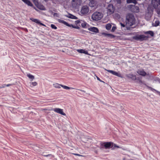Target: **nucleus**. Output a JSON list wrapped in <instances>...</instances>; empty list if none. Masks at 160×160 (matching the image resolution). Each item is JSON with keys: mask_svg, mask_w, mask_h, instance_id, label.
<instances>
[{"mask_svg": "<svg viewBox=\"0 0 160 160\" xmlns=\"http://www.w3.org/2000/svg\"><path fill=\"white\" fill-rule=\"evenodd\" d=\"M126 26L127 29L129 30L130 27L135 23V18L132 14L128 13L126 16Z\"/></svg>", "mask_w": 160, "mask_h": 160, "instance_id": "f257e3e1", "label": "nucleus"}, {"mask_svg": "<svg viewBox=\"0 0 160 160\" xmlns=\"http://www.w3.org/2000/svg\"><path fill=\"white\" fill-rule=\"evenodd\" d=\"M102 14L99 12H95L92 15V18L93 20L98 21L100 20L102 17Z\"/></svg>", "mask_w": 160, "mask_h": 160, "instance_id": "f03ea898", "label": "nucleus"}, {"mask_svg": "<svg viewBox=\"0 0 160 160\" xmlns=\"http://www.w3.org/2000/svg\"><path fill=\"white\" fill-rule=\"evenodd\" d=\"M148 38V37L145 36L143 34L137 35L132 37V38L133 39L140 41L147 40Z\"/></svg>", "mask_w": 160, "mask_h": 160, "instance_id": "7ed1b4c3", "label": "nucleus"}, {"mask_svg": "<svg viewBox=\"0 0 160 160\" xmlns=\"http://www.w3.org/2000/svg\"><path fill=\"white\" fill-rule=\"evenodd\" d=\"M53 87L56 88H61L60 87H62L64 89L68 90V89H74L75 88H73L72 87H70L66 86L63 85L62 84H60L58 83H55L53 84Z\"/></svg>", "mask_w": 160, "mask_h": 160, "instance_id": "20e7f679", "label": "nucleus"}, {"mask_svg": "<svg viewBox=\"0 0 160 160\" xmlns=\"http://www.w3.org/2000/svg\"><path fill=\"white\" fill-rule=\"evenodd\" d=\"M58 21L59 22L63 23L65 25L69 27H72L73 28L77 29H79L80 28L78 26H75L74 25H73L72 24H70L65 21L62 20L58 19Z\"/></svg>", "mask_w": 160, "mask_h": 160, "instance_id": "39448f33", "label": "nucleus"}, {"mask_svg": "<svg viewBox=\"0 0 160 160\" xmlns=\"http://www.w3.org/2000/svg\"><path fill=\"white\" fill-rule=\"evenodd\" d=\"M107 13L108 15H111L114 12L113 6L112 4H109L107 8Z\"/></svg>", "mask_w": 160, "mask_h": 160, "instance_id": "423d86ee", "label": "nucleus"}, {"mask_svg": "<svg viewBox=\"0 0 160 160\" xmlns=\"http://www.w3.org/2000/svg\"><path fill=\"white\" fill-rule=\"evenodd\" d=\"M89 8L87 6H84L82 7L80 12L83 15L87 14L89 12Z\"/></svg>", "mask_w": 160, "mask_h": 160, "instance_id": "0eeeda50", "label": "nucleus"}, {"mask_svg": "<svg viewBox=\"0 0 160 160\" xmlns=\"http://www.w3.org/2000/svg\"><path fill=\"white\" fill-rule=\"evenodd\" d=\"M54 112H56L64 116H66V114L63 112L62 109L59 108H55L52 109Z\"/></svg>", "mask_w": 160, "mask_h": 160, "instance_id": "6e6552de", "label": "nucleus"}, {"mask_svg": "<svg viewBox=\"0 0 160 160\" xmlns=\"http://www.w3.org/2000/svg\"><path fill=\"white\" fill-rule=\"evenodd\" d=\"M104 148L106 149L112 148L114 144V143L112 142H104Z\"/></svg>", "mask_w": 160, "mask_h": 160, "instance_id": "1a4fd4ad", "label": "nucleus"}, {"mask_svg": "<svg viewBox=\"0 0 160 160\" xmlns=\"http://www.w3.org/2000/svg\"><path fill=\"white\" fill-rule=\"evenodd\" d=\"M34 3L36 6L39 9L42 10H45L46 8L45 7L39 3L38 2H35Z\"/></svg>", "mask_w": 160, "mask_h": 160, "instance_id": "9d476101", "label": "nucleus"}, {"mask_svg": "<svg viewBox=\"0 0 160 160\" xmlns=\"http://www.w3.org/2000/svg\"><path fill=\"white\" fill-rule=\"evenodd\" d=\"M137 72L139 75L143 77H145L147 75V73L142 69H138Z\"/></svg>", "mask_w": 160, "mask_h": 160, "instance_id": "9b49d317", "label": "nucleus"}, {"mask_svg": "<svg viewBox=\"0 0 160 160\" xmlns=\"http://www.w3.org/2000/svg\"><path fill=\"white\" fill-rule=\"evenodd\" d=\"M80 0H72V4L73 7L76 8L80 4Z\"/></svg>", "mask_w": 160, "mask_h": 160, "instance_id": "f8f14e48", "label": "nucleus"}, {"mask_svg": "<svg viewBox=\"0 0 160 160\" xmlns=\"http://www.w3.org/2000/svg\"><path fill=\"white\" fill-rule=\"evenodd\" d=\"M105 70L108 71V72H109L110 73H112L113 75H115L116 76H118L119 77H121V74L120 73H118L117 72L113 71L112 70H107L106 69H105Z\"/></svg>", "mask_w": 160, "mask_h": 160, "instance_id": "ddd939ff", "label": "nucleus"}, {"mask_svg": "<svg viewBox=\"0 0 160 160\" xmlns=\"http://www.w3.org/2000/svg\"><path fill=\"white\" fill-rule=\"evenodd\" d=\"M31 19L33 22L37 23H38V24H39L40 25H41L42 26H45V27H46V26L44 24L41 23L40 22V21L38 19H34V18H32V19Z\"/></svg>", "mask_w": 160, "mask_h": 160, "instance_id": "4468645a", "label": "nucleus"}, {"mask_svg": "<svg viewBox=\"0 0 160 160\" xmlns=\"http://www.w3.org/2000/svg\"><path fill=\"white\" fill-rule=\"evenodd\" d=\"M88 29L90 31L95 33H98L99 32V30L97 28L95 27L90 28Z\"/></svg>", "mask_w": 160, "mask_h": 160, "instance_id": "2eb2a0df", "label": "nucleus"}, {"mask_svg": "<svg viewBox=\"0 0 160 160\" xmlns=\"http://www.w3.org/2000/svg\"><path fill=\"white\" fill-rule=\"evenodd\" d=\"M132 12H138L139 11V8L138 6H134L132 8Z\"/></svg>", "mask_w": 160, "mask_h": 160, "instance_id": "dca6fc26", "label": "nucleus"}, {"mask_svg": "<svg viewBox=\"0 0 160 160\" xmlns=\"http://www.w3.org/2000/svg\"><path fill=\"white\" fill-rule=\"evenodd\" d=\"M127 77L128 78L131 79L133 80H135L136 79V76L133 74H128L127 75Z\"/></svg>", "mask_w": 160, "mask_h": 160, "instance_id": "f3484780", "label": "nucleus"}, {"mask_svg": "<svg viewBox=\"0 0 160 160\" xmlns=\"http://www.w3.org/2000/svg\"><path fill=\"white\" fill-rule=\"evenodd\" d=\"M24 3L27 4L28 6L32 7L33 6V4L29 0H21Z\"/></svg>", "mask_w": 160, "mask_h": 160, "instance_id": "a211bd4d", "label": "nucleus"}, {"mask_svg": "<svg viewBox=\"0 0 160 160\" xmlns=\"http://www.w3.org/2000/svg\"><path fill=\"white\" fill-rule=\"evenodd\" d=\"M77 51L78 52L80 53H84L86 54H88V52L87 51H85L84 49H77Z\"/></svg>", "mask_w": 160, "mask_h": 160, "instance_id": "6ab92c4d", "label": "nucleus"}, {"mask_svg": "<svg viewBox=\"0 0 160 160\" xmlns=\"http://www.w3.org/2000/svg\"><path fill=\"white\" fill-rule=\"evenodd\" d=\"M143 33L145 34H149L152 37L154 36V33L153 32L151 31H148L144 32Z\"/></svg>", "mask_w": 160, "mask_h": 160, "instance_id": "aec40b11", "label": "nucleus"}, {"mask_svg": "<svg viewBox=\"0 0 160 160\" xmlns=\"http://www.w3.org/2000/svg\"><path fill=\"white\" fill-rule=\"evenodd\" d=\"M66 16L69 18L73 19H77V18L75 16L72 15L71 14H69L68 16Z\"/></svg>", "mask_w": 160, "mask_h": 160, "instance_id": "412c9836", "label": "nucleus"}, {"mask_svg": "<svg viewBox=\"0 0 160 160\" xmlns=\"http://www.w3.org/2000/svg\"><path fill=\"white\" fill-rule=\"evenodd\" d=\"M27 76L29 79H31V81H32L34 79V76L30 73L27 74Z\"/></svg>", "mask_w": 160, "mask_h": 160, "instance_id": "4be33fe9", "label": "nucleus"}, {"mask_svg": "<svg viewBox=\"0 0 160 160\" xmlns=\"http://www.w3.org/2000/svg\"><path fill=\"white\" fill-rule=\"evenodd\" d=\"M127 2L128 3H133L135 4H136L137 3L136 0H127Z\"/></svg>", "mask_w": 160, "mask_h": 160, "instance_id": "5701e85b", "label": "nucleus"}, {"mask_svg": "<svg viewBox=\"0 0 160 160\" xmlns=\"http://www.w3.org/2000/svg\"><path fill=\"white\" fill-rule=\"evenodd\" d=\"M112 25L108 23L106 25V28L107 30H110L111 28Z\"/></svg>", "mask_w": 160, "mask_h": 160, "instance_id": "b1692460", "label": "nucleus"}, {"mask_svg": "<svg viewBox=\"0 0 160 160\" xmlns=\"http://www.w3.org/2000/svg\"><path fill=\"white\" fill-rule=\"evenodd\" d=\"M104 142H101L100 143V148L101 149L103 148H104Z\"/></svg>", "mask_w": 160, "mask_h": 160, "instance_id": "393cba45", "label": "nucleus"}, {"mask_svg": "<svg viewBox=\"0 0 160 160\" xmlns=\"http://www.w3.org/2000/svg\"><path fill=\"white\" fill-rule=\"evenodd\" d=\"M160 23L159 21H156L155 22V24H154V23L152 24L153 26L157 27L159 25Z\"/></svg>", "mask_w": 160, "mask_h": 160, "instance_id": "a878e982", "label": "nucleus"}, {"mask_svg": "<svg viewBox=\"0 0 160 160\" xmlns=\"http://www.w3.org/2000/svg\"><path fill=\"white\" fill-rule=\"evenodd\" d=\"M102 35H104L105 36H108L109 37H114V36L113 35H112L111 34H107V33H102Z\"/></svg>", "mask_w": 160, "mask_h": 160, "instance_id": "bb28decb", "label": "nucleus"}, {"mask_svg": "<svg viewBox=\"0 0 160 160\" xmlns=\"http://www.w3.org/2000/svg\"><path fill=\"white\" fill-rule=\"evenodd\" d=\"M158 4L160 5V0H159V1H158V4H157L156 5H155V4H153V7H154V8H157L158 6Z\"/></svg>", "mask_w": 160, "mask_h": 160, "instance_id": "cd10ccee", "label": "nucleus"}, {"mask_svg": "<svg viewBox=\"0 0 160 160\" xmlns=\"http://www.w3.org/2000/svg\"><path fill=\"white\" fill-rule=\"evenodd\" d=\"M51 27L52 28L54 29H56L57 28V27L55 26V25L53 24H52L51 25Z\"/></svg>", "mask_w": 160, "mask_h": 160, "instance_id": "c85d7f7f", "label": "nucleus"}, {"mask_svg": "<svg viewBox=\"0 0 160 160\" xmlns=\"http://www.w3.org/2000/svg\"><path fill=\"white\" fill-rule=\"evenodd\" d=\"M113 146H114V147L112 148V149H115V148H120V147H119V146H118L117 145L114 143Z\"/></svg>", "mask_w": 160, "mask_h": 160, "instance_id": "c756f323", "label": "nucleus"}, {"mask_svg": "<svg viewBox=\"0 0 160 160\" xmlns=\"http://www.w3.org/2000/svg\"><path fill=\"white\" fill-rule=\"evenodd\" d=\"M31 84L32 86H32H37L38 84V83H37L36 82H32L31 83Z\"/></svg>", "mask_w": 160, "mask_h": 160, "instance_id": "7c9ffc66", "label": "nucleus"}, {"mask_svg": "<svg viewBox=\"0 0 160 160\" xmlns=\"http://www.w3.org/2000/svg\"><path fill=\"white\" fill-rule=\"evenodd\" d=\"M73 154L74 155H75L76 156H81V157H85V156H84L83 155H80V154H78L74 153Z\"/></svg>", "mask_w": 160, "mask_h": 160, "instance_id": "2f4dec72", "label": "nucleus"}, {"mask_svg": "<svg viewBox=\"0 0 160 160\" xmlns=\"http://www.w3.org/2000/svg\"><path fill=\"white\" fill-rule=\"evenodd\" d=\"M80 23V21L79 20H77L75 22V23L76 25H77Z\"/></svg>", "mask_w": 160, "mask_h": 160, "instance_id": "473e14b6", "label": "nucleus"}, {"mask_svg": "<svg viewBox=\"0 0 160 160\" xmlns=\"http://www.w3.org/2000/svg\"><path fill=\"white\" fill-rule=\"evenodd\" d=\"M120 24H121V26L122 27H125L126 26V24L125 25V24L122 23H120Z\"/></svg>", "mask_w": 160, "mask_h": 160, "instance_id": "72a5a7b5", "label": "nucleus"}, {"mask_svg": "<svg viewBox=\"0 0 160 160\" xmlns=\"http://www.w3.org/2000/svg\"><path fill=\"white\" fill-rule=\"evenodd\" d=\"M117 3L118 4H121V0H116Z\"/></svg>", "mask_w": 160, "mask_h": 160, "instance_id": "f704fd0d", "label": "nucleus"}, {"mask_svg": "<svg viewBox=\"0 0 160 160\" xmlns=\"http://www.w3.org/2000/svg\"><path fill=\"white\" fill-rule=\"evenodd\" d=\"M13 85V84H6V87H9V86L12 85Z\"/></svg>", "mask_w": 160, "mask_h": 160, "instance_id": "c9c22d12", "label": "nucleus"}, {"mask_svg": "<svg viewBox=\"0 0 160 160\" xmlns=\"http://www.w3.org/2000/svg\"><path fill=\"white\" fill-rule=\"evenodd\" d=\"M6 87V84H3L2 85V87H0V88H4Z\"/></svg>", "mask_w": 160, "mask_h": 160, "instance_id": "e433bc0d", "label": "nucleus"}, {"mask_svg": "<svg viewBox=\"0 0 160 160\" xmlns=\"http://www.w3.org/2000/svg\"><path fill=\"white\" fill-rule=\"evenodd\" d=\"M97 78L98 80L99 81L101 82H102V81L100 79V78L99 77H97Z\"/></svg>", "mask_w": 160, "mask_h": 160, "instance_id": "4c0bfd02", "label": "nucleus"}, {"mask_svg": "<svg viewBox=\"0 0 160 160\" xmlns=\"http://www.w3.org/2000/svg\"><path fill=\"white\" fill-rule=\"evenodd\" d=\"M51 155L50 154H48V155H44V157H48V156H50Z\"/></svg>", "mask_w": 160, "mask_h": 160, "instance_id": "58836bf2", "label": "nucleus"}, {"mask_svg": "<svg viewBox=\"0 0 160 160\" xmlns=\"http://www.w3.org/2000/svg\"><path fill=\"white\" fill-rule=\"evenodd\" d=\"M80 91H81V92H85V91L83 90H81V89H78Z\"/></svg>", "mask_w": 160, "mask_h": 160, "instance_id": "ea45409f", "label": "nucleus"}, {"mask_svg": "<svg viewBox=\"0 0 160 160\" xmlns=\"http://www.w3.org/2000/svg\"><path fill=\"white\" fill-rule=\"evenodd\" d=\"M139 82H141V83H142V81L141 80H140L139 81Z\"/></svg>", "mask_w": 160, "mask_h": 160, "instance_id": "a19ab883", "label": "nucleus"}, {"mask_svg": "<svg viewBox=\"0 0 160 160\" xmlns=\"http://www.w3.org/2000/svg\"><path fill=\"white\" fill-rule=\"evenodd\" d=\"M114 28V27H113L112 28V30H113V28Z\"/></svg>", "mask_w": 160, "mask_h": 160, "instance_id": "79ce46f5", "label": "nucleus"}, {"mask_svg": "<svg viewBox=\"0 0 160 160\" xmlns=\"http://www.w3.org/2000/svg\"><path fill=\"white\" fill-rule=\"evenodd\" d=\"M55 14L57 15L58 14L57 13H55L54 15H55Z\"/></svg>", "mask_w": 160, "mask_h": 160, "instance_id": "37998d69", "label": "nucleus"}, {"mask_svg": "<svg viewBox=\"0 0 160 160\" xmlns=\"http://www.w3.org/2000/svg\"><path fill=\"white\" fill-rule=\"evenodd\" d=\"M158 81L160 83V79H159Z\"/></svg>", "mask_w": 160, "mask_h": 160, "instance_id": "c03bdc74", "label": "nucleus"}, {"mask_svg": "<svg viewBox=\"0 0 160 160\" xmlns=\"http://www.w3.org/2000/svg\"><path fill=\"white\" fill-rule=\"evenodd\" d=\"M150 88L151 89H152V88H151V87H150Z\"/></svg>", "mask_w": 160, "mask_h": 160, "instance_id": "a18cd8bd", "label": "nucleus"}, {"mask_svg": "<svg viewBox=\"0 0 160 160\" xmlns=\"http://www.w3.org/2000/svg\"><path fill=\"white\" fill-rule=\"evenodd\" d=\"M114 28H113V29H114V28H114Z\"/></svg>", "mask_w": 160, "mask_h": 160, "instance_id": "49530a36", "label": "nucleus"}, {"mask_svg": "<svg viewBox=\"0 0 160 160\" xmlns=\"http://www.w3.org/2000/svg\"><path fill=\"white\" fill-rule=\"evenodd\" d=\"M114 28H113V29H114V28H114Z\"/></svg>", "mask_w": 160, "mask_h": 160, "instance_id": "de8ad7c7", "label": "nucleus"}]
</instances>
